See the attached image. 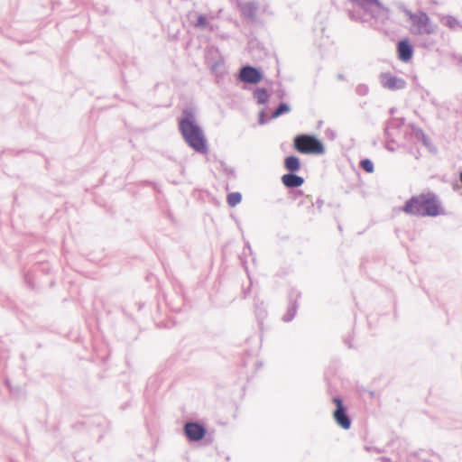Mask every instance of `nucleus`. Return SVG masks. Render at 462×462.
I'll return each mask as SVG.
<instances>
[{
    "label": "nucleus",
    "mask_w": 462,
    "mask_h": 462,
    "mask_svg": "<svg viewBox=\"0 0 462 462\" xmlns=\"http://www.w3.org/2000/svg\"><path fill=\"white\" fill-rule=\"evenodd\" d=\"M254 96L259 104L266 103L269 97L265 88H257L254 91Z\"/></svg>",
    "instance_id": "14"
},
{
    "label": "nucleus",
    "mask_w": 462,
    "mask_h": 462,
    "mask_svg": "<svg viewBox=\"0 0 462 462\" xmlns=\"http://www.w3.org/2000/svg\"><path fill=\"white\" fill-rule=\"evenodd\" d=\"M333 402L336 404V410L333 412L334 420L337 424L344 430H348L351 426V420L346 413V408L339 397H334Z\"/></svg>",
    "instance_id": "5"
},
{
    "label": "nucleus",
    "mask_w": 462,
    "mask_h": 462,
    "mask_svg": "<svg viewBox=\"0 0 462 462\" xmlns=\"http://www.w3.org/2000/svg\"><path fill=\"white\" fill-rule=\"evenodd\" d=\"M294 148L304 154H322L325 152L323 143L314 135L299 134L293 140Z\"/></svg>",
    "instance_id": "3"
},
{
    "label": "nucleus",
    "mask_w": 462,
    "mask_h": 462,
    "mask_svg": "<svg viewBox=\"0 0 462 462\" xmlns=\"http://www.w3.org/2000/svg\"><path fill=\"white\" fill-rule=\"evenodd\" d=\"M398 55L399 59L404 62L409 61L413 53V50L411 44L408 43L406 41H401L398 43Z\"/></svg>",
    "instance_id": "10"
},
{
    "label": "nucleus",
    "mask_w": 462,
    "mask_h": 462,
    "mask_svg": "<svg viewBox=\"0 0 462 462\" xmlns=\"http://www.w3.org/2000/svg\"><path fill=\"white\" fill-rule=\"evenodd\" d=\"M349 15L353 20H359V18L355 16V13L353 11L349 12Z\"/></svg>",
    "instance_id": "21"
},
{
    "label": "nucleus",
    "mask_w": 462,
    "mask_h": 462,
    "mask_svg": "<svg viewBox=\"0 0 462 462\" xmlns=\"http://www.w3.org/2000/svg\"><path fill=\"white\" fill-rule=\"evenodd\" d=\"M365 90H366V88H365V87H359V88H358V91H360V92H364V91H365Z\"/></svg>",
    "instance_id": "23"
},
{
    "label": "nucleus",
    "mask_w": 462,
    "mask_h": 462,
    "mask_svg": "<svg viewBox=\"0 0 462 462\" xmlns=\"http://www.w3.org/2000/svg\"><path fill=\"white\" fill-rule=\"evenodd\" d=\"M257 6L253 2H247L240 5V11L245 17L253 19L255 15Z\"/></svg>",
    "instance_id": "13"
},
{
    "label": "nucleus",
    "mask_w": 462,
    "mask_h": 462,
    "mask_svg": "<svg viewBox=\"0 0 462 462\" xmlns=\"http://www.w3.org/2000/svg\"><path fill=\"white\" fill-rule=\"evenodd\" d=\"M208 24L207 19L204 15H199L196 26L199 28H205Z\"/></svg>",
    "instance_id": "20"
},
{
    "label": "nucleus",
    "mask_w": 462,
    "mask_h": 462,
    "mask_svg": "<svg viewBox=\"0 0 462 462\" xmlns=\"http://www.w3.org/2000/svg\"><path fill=\"white\" fill-rule=\"evenodd\" d=\"M360 166L366 172L372 173L374 171V163L369 159H364L360 162Z\"/></svg>",
    "instance_id": "18"
},
{
    "label": "nucleus",
    "mask_w": 462,
    "mask_h": 462,
    "mask_svg": "<svg viewBox=\"0 0 462 462\" xmlns=\"http://www.w3.org/2000/svg\"><path fill=\"white\" fill-rule=\"evenodd\" d=\"M184 431L187 438L193 441L202 439L206 434L205 428L197 422H187L184 426Z\"/></svg>",
    "instance_id": "9"
},
{
    "label": "nucleus",
    "mask_w": 462,
    "mask_h": 462,
    "mask_svg": "<svg viewBox=\"0 0 462 462\" xmlns=\"http://www.w3.org/2000/svg\"><path fill=\"white\" fill-rule=\"evenodd\" d=\"M290 110H291V107H290L289 105H287L286 103H281L277 106L275 111L273 113L272 117L273 118H277V117H279L280 116H282L283 114L290 112Z\"/></svg>",
    "instance_id": "17"
},
{
    "label": "nucleus",
    "mask_w": 462,
    "mask_h": 462,
    "mask_svg": "<svg viewBox=\"0 0 462 462\" xmlns=\"http://www.w3.org/2000/svg\"><path fill=\"white\" fill-rule=\"evenodd\" d=\"M239 79L245 83L256 84L261 81L262 74L257 69L247 65L240 69Z\"/></svg>",
    "instance_id": "8"
},
{
    "label": "nucleus",
    "mask_w": 462,
    "mask_h": 462,
    "mask_svg": "<svg viewBox=\"0 0 462 462\" xmlns=\"http://www.w3.org/2000/svg\"><path fill=\"white\" fill-rule=\"evenodd\" d=\"M296 314V306L295 305H292L287 311V313L283 316L282 319L285 321V322H289L291 320H292V319L294 318Z\"/></svg>",
    "instance_id": "19"
},
{
    "label": "nucleus",
    "mask_w": 462,
    "mask_h": 462,
    "mask_svg": "<svg viewBox=\"0 0 462 462\" xmlns=\"http://www.w3.org/2000/svg\"><path fill=\"white\" fill-rule=\"evenodd\" d=\"M441 22L444 25H446L451 29H456L457 27L459 26V22L457 21V19L451 15L444 16L441 19Z\"/></svg>",
    "instance_id": "15"
},
{
    "label": "nucleus",
    "mask_w": 462,
    "mask_h": 462,
    "mask_svg": "<svg viewBox=\"0 0 462 462\" xmlns=\"http://www.w3.org/2000/svg\"><path fill=\"white\" fill-rule=\"evenodd\" d=\"M284 167L291 172L299 171L300 168V159L294 155L286 157L284 160Z\"/></svg>",
    "instance_id": "12"
},
{
    "label": "nucleus",
    "mask_w": 462,
    "mask_h": 462,
    "mask_svg": "<svg viewBox=\"0 0 462 462\" xmlns=\"http://www.w3.org/2000/svg\"><path fill=\"white\" fill-rule=\"evenodd\" d=\"M260 123L261 124H264L265 123V121L263 120V112H261V114H260Z\"/></svg>",
    "instance_id": "22"
},
{
    "label": "nucleus",
    "mask_w": 462,
    "mask_h": 462,
    "mask_svg": "<svg viewBox=\"0 0 462 462\" xmlns=\"http://www.w3.org/2000/svg\"><path fill=\"white\" fill-rule=\"evenodd\" d=\"M365 15L383 23L389 18V9L378 0H351Z\"/></svg>",
    "instance_id": "4"
},
{
    "label": "nucleus",
    "mask_w": 462,
    "mask_h": 462,
    "mask_svg": "<svg viewBox=\"0 0 462 462\" xmlns=\"http://www.w3.org/2000/svg\"><path fill=\"white\" fill-rule=\"evenodd\" d=\"M282 182L287 188H298L303 184L304 179L291 172L282 177Z\"/></svg>",
    "instance_id": "11"
},
{
    "label": "nucleus",
    "mask_w": 462,
    "mask_h": 462,
    "mask_svg": "<svg viewBox=\"0 0 462 462\" xmlns=\"http://www.w3.org/2000/svg\"><path fill=\"white\" fill-rule=\"evenodd\" d=\"M185 114L187 115V112ZM179 128L189 147L199 153H208V148L205 134L202 129L195 123L192 115L181 118L179 122Z\"/></svg>",
    "instance_id": "1"
},
{
    "label": "nucleus",
    "mask_w": 462,
    "mask_h": 462,
    "mask_svg": "<svg viewBox=\"0 0 462 462\" xmlns=\"http://www.w3.org/2000/svg\"><path fill=\"white\" fill-rule=\"evenodd\" d=\"M410 17L418 28L419 33L431 34L435 32L434 26L430 23V19L426 13L419 14H411Z\"/></svg>",
    "instance_id": "7"
},
{
    "label": "nucleus",
    "mask_w": 462,
    "mask_h": 462,
    "mask_svg": "<svg viewBox=\"0 0 462 462\" xmlns=\"http://www.w3.org/2000/svg\"><path fill=\"white\" fill-rule=\"evenodd\" d=\"M242 196L239 192H232L227 195L226 201L230 207H235L241 202Z\"/></svg>",
    "instance_id": "16"
},
{
    "label": "nucleus",
    "mask_w": 462,
    "mask_h": 462,
    "mask_svg": "<svg viewBox=\"0 0 462 462\" xmlns=\"http://www.w3.org/2000/svg\"><path fill=\"white\" fill-rule=\"evenodd\" d=\"M402 209L407 214L420 217H436L441 214L439 202L433 193L411 198Z\"/></svg>",
    "instance_id": "2"
},
{
    "label": "nucleus",
    "mask_w": 462,
    "mask_h": 462,
    "mask_svg": "<svg viewBox=\"0 0 462 462\" xmlns=\"http://www.w3.org/2000/svg\"><path fill=\"white\" fill-rule=\"evenodd\" d=\"M380 83L384 88L392 91L403 89L406 87V81L402 78L394 76L390 72L381 73Z\"/></svg>",
    "instance_id": "6"
}]
</instances>
